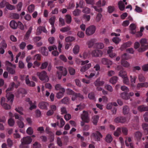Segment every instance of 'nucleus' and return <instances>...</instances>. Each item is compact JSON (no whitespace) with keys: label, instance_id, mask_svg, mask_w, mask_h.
<instances>
[{"label":"nucleus","instance_id":"obj_7","mask_svg":"<svg viewBox=\"0 0 148 148\" xmlns=\"http://www.w3.org/2000/svg\"><path fill=\"white\" fill-rule=\"evenodd\" d=\"M96 27L94 25L90 26L87 28L86 30V34L87 36H90L95 33Z\"/></svg>","mask_w":148,"mask_h":148},{"label":"nucleus","instance_id":"obj_53","mask_svg":"<svg viewBox=\"0 0 148 148\" xmlns=\"http://www.w3.org/2000/svg\"><path fill=\"white\" fill-rule=\"evenodd\" d=\"M69 99L67 97H64L61 100V102L64 104H67L69 102Z\"/></svg>","mask_w":148,"mask_h":148},{"label":"nucleus","instance_id":"obj_37","mask_svg":"<svg viewBox=\"0 0 148 148\" xmlns=\"http://www.w3.org/2000/svg\"><path fill=\"white\" fill-rule=\"evenodd\" d=\"M35 9V5L32 4L29 5L27 8V10L29 12L31 13L33 12Z\"/></svg>","mask_w":148,"mask_h":148},{"label":"nucleus","instance_id":"obj_6","mask_svg":"<svg viewBox=\"0 0 148 148\" xmlns=\"http://www.w3.org/2000/svg\"><path fill=\"white\" fill-rule=\"evenodd\" d=\"M81 118L82 121L86 123H88L90 121L88 114V112L85 111H83V113L81 115Z\"/></svg>","mask_w":148,"mask_h":148},{"label":"nucleus","instance_id":"obj_46","mask_svg":"<svg viewBox=\"0 0 148 148\" xmlns=\"http://www.w3.org/2000/svg\"><path fill=\"white\" fill-rule=\"evenodd\" d=\"M119 75L122 78L123 77L127 75V73L126 71H121L119 73Z\"/></svg>","mask_w":148,"mask_h":148},{"label":"nucleus","instance_id":"obj_50","mask_svg":"<svg viewBox=\"0 0 148 148\" xmlns=\"http://www.w3.org/2000/svg\"><path fill=\"white\" fill-rule=\"evenodd\" d=\"M6 8L10 10H13L15 9V7L14 6L11 5L8 3L6 5Z\"/></svg>","mask_w":148,"mask_h":148},{"label":"nucleus","instance_id":"obj_17","mask_svg":"<svg viewBox=\"0 0 148 148\" xmlns=\"http://www.w3.org/2000/svg\"><path fill=\"white\" fill-rule=\"evenodd\" d=\"M14 87L16 88H17L18 87V86L15 85L14 82H12L10 84L8 88L6 90V92H7L8 91L12 90L14 89Z\"/></svg>","mask_w":148,"mask_h":148},{"label":"nucleus","instance_id":"obj_26","mask_svg":"<svg viewBox=\"0 0 148 148\" xmlns=\"http://www.w3.org/2000/svg\"><path fill=\"white\" fill-rule=\"evenodd\" d=\"M130 29L131 31L130 33L133 34H135L136 32L135 30L136 26L135 25L134 23L131 24L130 26Z\"/></svg>","mask_w":148,"mask_h":148},{"label":"nucleus","instance_id":"obj_33","mask_svg":"<svg viewBox=\"0 0 148 148\" xmlns=\"http://www.w3.org/2000/svg\"><path fill=\"white\" fill-rule=\"evenodd\" d=\"M118 77L116 76L112 77L109 80V82L112 84H114L116 83Z\"/></svg>","mask_w":148,"mask_h":148},{"label":"nucleus","instance_id":"obj_57","mask_svg":"<svg viewBox=\"0 0 148 148\" xmlns=\"http://www.w3.org/2000/svg\"><path fill=\"white\" fill-rule=\"evenodd\" d=\"M84 3L83 0H80L79 3H76V8H78L80 7L81 8H82L84 5Z\"/></svg>","mask_w":148,"mask_h":148},{"label":"nucleus","instance_id":"obj_47","mask_svg":"<svg viewBox=\"0 0 148 148\" xmlns=\"http://www.w3.org/2000/svg\"><path fill=\"white\" fill-rule=\"evenodd\" d=\"M15 110L17 112L19 113L21 115L23 114L22 112L23 110V109L22 107H19L17 108H16L15 109Z\"/></svg>","mask_w":148,"mask_h":148},{"label":"nucleus","instance_id":"obj_23","mask_svg":"<svg viewBox=\"0 0 148 148\" xmlns=\"http://www.w3.org/2000/svg\"><path fill=\"white\" fill-rule=\"evenodd\" d=\"M132 44V42L130 41H129L127 42L124 43L121 46V50H123L126 48L130 47Z\"/></svg>","mask_w":148,"mask_h":148},{"label":"nucleus","instance_id":"obj_14","mask_svg":"<svg viewBox=\"0 0 148 148\" xmlns=\"http://www.w3.org/2000/svg\"><path fill=\"white\" fill-rule=\"evenodd\" d=\"M29 76L27 75L25 78V81L26 84L29 86L33 87L35 86V83L33 81H30L29 80Z\"/></svg>","mask_w":148,"mask_h":148},{"label":"nucleus","instance_id":"obj_63","mask_svg":"<svg viewBox=\"0 0 148 148\" xmlns=\"http://www.w3.org/2000/svg\"><path fill=\"white\" fill-rule=\"evenodd\" d=\"M14 116L15 119H19V121H22L24 120L22 116H20L17 113H15L14 114Z\"/></svg>","mask_w":148,"mask_h":148},{"label":"nucleus","instance_id":"obj_52","mask_svg":"<svg viewBox=\"0 0 148 148\" xmlns=\"http://www.w3.org/2000/svg\"><path fill=\"white\" fill-rule=\"evenodd\" d=\"M121 129V131H122V132L124 135L126 136L127 135L128 130L127 128L122 127Z\"/></svg>","mask_w":148,"mask_h":148},{"label":"nucleus","instance_id":"obj_4","mask_svg":"<svg viewBox=\"0 0 148 148\" xmlns=\"http://www.w3.org/2000/svg\"><path fill=\"white\" fill-rule=\"evenodd\" d=\"M5 65L7 66V70L9 73L11 74H14L15 73V70L12 68L15 69L16 66L15 64H12L9 61L5 62Z\"/></svg>","mask_w":148,"mask_h":148},{"label":"nucleus","instance_id":"obj_31","mask_svg":"<svg viewBox=\"0 0 148 148\" xmlns=\"http://www.w3.org/2000/svg\"><path fill=\"white\" fill-rule=\"evenodd\" d=\"M104 84V81H100V78L98 79L94 82V84L96 86H102Z\"/></svg>","mask_w":148,"mask_h":148},{"label":"nucleus","instance_id":"obj_19","mask_svg":"<svg viewBox=\"0 0 148 148\" xmlns=\"http://www.w3.org/2000/svg\"><path fill=\"white\" fill-rule=\"evenodd\" d=\"M137 109L138 111L140 112L148 111V106L144 105H140L138 106Z\"/></svg>","mask_w":148,"mask_h":148},{"label":"nucleus","instance_id":"obj_18","mask_svg":"<svg viewBox=\"0 0 148 148\" xmlns=\"http://www.w3.org/2000/svg\"><path fill=\"white\" fill-rule=\"evenodd\" d=\"M99 73H98V72L96 73L95 71H93L91 72L89 75H85V76L88 79H90L94 76L97 77L99 75Z\"/></svg>","mask_w":148,"mask_h":148},{"label":"nucleus","instance_id":"obj_58","mask_svg":"<svg viewBox=\"0 0 148 148\" xmlns=\"http://www.w3.org/2000/svg\"><path fill=\"white\" fill-rule=\"evenodd\" d=\"M27 133L29 135H31L33 133V129L31 127H29L26 130Z\"/></svg>","mask_w":148,"mask_h":148},{"label":"nucleus","instance_id":"obj_29","mask_svg":"<svg viewBox=\"0 0 148 148\" xmlns=\"http://www.w3.org/2000/svg\"><path fill=\"white\" fill-rule=\"evenodd\" d=\"M113 138L111 135L108 134H107L105 138V141L108 143H110L112 141Z\"/></svg>","mask_w":148,"mask_h":148},{"label":"nucleus","instance_id":"obj_2","mask_svg":"<svg viewBox=\"0 0 148 148\" xmlns=\"http://www.w3.org/2000/svg\"><path fill=\"white\" fill-rule=\"evenodd\" d=\"M56 68L58 70L57 72V75L59 79H61L62 74L64 76L67 75L68 72L66 68L62 66L57 67Z\"/></svg>","mask_w":148,"mask_h":148},{"label":"nucleus","instance_id":"obj_43","mask_svg":"<svg viewBox=\"0 0 148 148\" xmlns=\"http://www.w3.org/2000/svg\"><path fill=\"white\" fill-rule=\"evenodd\" d=\"M72 18L71 16L67 14L65 16V20L66 23L68 24H70Z\"/></svg>","mask_w":148,"mask_h":148},{"label":"nucleus","instance_id":"obj_55","mask_svg":"<svg viewBox=\"0 0 148 148\" xmlns=\"http://www.w3.org/2000/svg\"><path fill=\"white\" fill-rule=\"evenodd\" d=\"M23 6V3L22 2H19L16 6V9L18 11H20Z\"/></svg>","mask_w":148,"mask_h":148},{"label":"nucleus","instance_id":"obj_24","mask_svg":"<svg viewBox=\"0 0 148 148\" xmlns=\"http://www.w3.org/2000/svg\"><path fill=\"white\" fill-rule=\"evenodd\" d=\"M117 103L115 102H112L108 103L106 106V108L108 110H110L112 107L113 106H117Z\"/></svg>","mask_w":148,"mask_h":148},{"label":"nucleus","instance_id":"obj_41","mask_svg":"<svg viewBox=\"0 0 148 148\" xmlns=\"http://www.w3.org/2000/svg\"><path fill=\"white\" fill-rule=\"evenodd\" d=\"M8 123L10 126H13L15 124L14 119L11 118H10L8 120Z\"/></svg>","mask_w":148,"mask_h":148},{"label":"nucleus","instance_id":"obj_36","mask_svg":"<svg viewBox=\"0 0 148 148\" xmlns=\"http://www.w3.org/2000/svg\"><path fill=\"white\" fill-rule=\"evenodd\" d=\"M121 134V129L120 127L118 128L114 132V135L116 136H118Z\"/></svg>","mask_w":148,"mask_h":148},{"label":"nucleus","instance_id":"obj_38","mask_svg":"<svg viewBox=\"0 0 148 148\" xmlns=\"http://www.w3.org/2000/svg\"><path fill=\"white\" fill-rule=\"evenodd\" d=\"M79 47L78 45H75L73 49V52L75 54H77L79 51Z\"/></svg>","mask_w":148,"mask_h":148},{"label":"nucleus","instance_id":"obj_5","mask_svg":"<svg viewBox=\"0 0 148 148\" xmlns=\"http://www.w3.org/2000/svg\"><path fill=\"white\" fill-rule=\"evenodd\" d=\"M21 144L20 146V148H23L24 145L30 144L32 141L31 137L29 136H27L23 137L21 140Z\"/></svg>","mask_w":148,"mask_h":148},{"label":"nucleus","instance_id":"obj_45","mask_svg":"<svg viewBox=\"0 0 148 148\" xmlns=\"http://www.w3.org/2000/svg\"><path fill=\"white\" fill-rule=\"evenodd\" d=\"M123 112L125 114H127L129 111V108L128 106H125L123 107Z\"/></svg>","mask_w":148,"mask_h":148},{"label":"nucleus","instance_id":"obj_51","mask_svg":"<svg viewBox=\"0 0 148 148\" xmlns=\"http://www.w3.org/2000/svg\"><path fill=\"white\" fill-rule=\"evenodd\" d=\"M56 17L54 16L51 17L49 20V22L50 24L52 25H54V24L55 23Z\"/></svg>","mask_w":148,"mask_h":148},{"label":"nucleus","instance_id":"obj_3","mask_svg":"<svg viewBox=\"0 0 148 148\" xmlns=\"http://www.w3.org/2000/svg\"><path fill=\"white\" fill-rule=\"evenodd\" d=\"M36 75L40 80L45 82H47L49 81V77L45 71H42L41 72H38L37 73Z\"/></svg>","mask_w":148,"mask_h":148},{"label":"nucleus","instance_id":"obj_1","mask_svg":"<svg viewBox=\"0 0 148 148\" xmlns=\"http://www.w3.org/2000/svg\"><path fill=\"white\" fill-rule=\"evenodd\" d=\"M140 42L141 47L137 50L139 52H143L148 49V42H147V40L145 38L141 39Z\"/></svg>","mask_w":148,"mask_h":148},{"label":"nucleus","instance_id":"obj_11","mask_svg":"<svg viewBox=\"0 0 148 148\" xmlns=\"http://www.w3.org/2000/svg\"><path fill=\"white\" fill-rule=\"evenodd\" d=\"M49 103L46 102H41L38 104V107L42 109L47 110V107L49 106Z\"/></svg>","mask_w":148,"mask_h":148},{"label":"nucleus","instance_id":"obj_35","mask_svg":"<svg viewBox=\"0 0 148 148\" xmlns=\"http://www.w3.org/2000/svg\"><path fill=\"white\" fill-rule=\"evenodd\" d=\"M118 5L119 9L123 11L124 10L125 6L122 1H119Z\"/></svg>","mask_w":148,"mask_h":148},{"label":"nucleus","instance_id":"obj_22","mask_svg":"<svg viewBox=\"0 0 148 148\" xmlns=\"http://www.w3.org/2000/svg\"><path fill=\"white\" fill-rule=\"evenodd\" d=\"M101 61L102 64H104L111 65L112 64L111 61L105 58H102Z\"/></svg>","mask_w":148,"mask_h":148},{"label":"nucleus","instance_id":"obj_61","mask_svg":"<svg viewBox=\"0 0 148 148\" xmlns=\"http://www.w3.org/2000/svg\"><path fill=\"white\" fill-rule=\"evenodd\" d=\"M48 49L49 51H51L55 49L57 50V47L56 45H54L52 46H49L48 47Z\"/></svg>","mask_w":148,"mask_h":148},{"label":"nucleus","instance_id":"obj_49","mask_svg":"<svg viewBox=\"0 0 148 148\" xmlns=\"http://www.w3.org/2000/svg\"><path fill=\"white\" fill-rule=\"evenodd\" d=\"M17 125L19 128H23L24 127L25 125L24 123L22 121H17Z\"/></svg>","mask_w":148,"mask_h":148},{"label":"nucleus","instance_id":"obj_27","mask_svg":"<svg viewBox=\"0 0 148 148\" xmlns=\"http://www.w3.org/2000/svg\"><path fill=\"white\" fill-rule=\"evenodd\" d=\"M10 25L11 28L13 29H16L18 27L17 23L14 21H11L10 23Z\"/></svg>","mask_w":148,"mask_h":148},{"label":"nucleus","instance_id":"obj_28","mask_svg":"<svg viewBox=\"0 0 148 148\" xmlns=\"http://www.w3.org/2000/svg\"><path fill=\"white\" fill-rule=\"evenodd\" d=\"M61 92H60L57 93L56 97L58 99H60L64 95V93L65 91V89L64 88H62Z\"/></svg>","mask_w":148,"mask_h":148},{"label":"nucleus","instance_id":"obj_59","mask_svg":"<svg viewBox=\"0 0 148 148\" xmlns=\"http://www.w3.org/2000/svg\"><path fill=\"white\" fill-rule=\"evenodd\" d=\"M48 65V63L47 62H45L41 64L40 69H44L47 68Z\"/></svg>","mask_w":148,"mask_h":148},{"label":"nucleus","instance_id":"obj_56","mask_svg":"<svg viewBox=\"0 0 148 148\" xmlns=\"http://www.w3.org/2000/svg\"><path fill=\"white\" fill-rule=\"evenodd\" d=\"M88 98L91 100H96L95 98V97L94 94L93 92H91L89 93L88 95Z\"/></svg>","mask_w":148,"mask_h":148},{"label":"nucleus","instance_id":"obj_34","mask_svg":"<svg viewBox=\"0 0 148 148\" xmlns=\"http://www.w3.org/2000/svg\"><path fill=\"white\" fill-rule=\"evenodd\" d=\"M99 116L98 115L94 116L92 118V121L93 123L95 125H96L98 122Z\"/></svg>","mask_w":148,"mask_h":148},{"label":"nucleus","instance_id":"obj_42","mask_svg":"<svg viewBox=\"0 0 148 148\" xmlns=\"http://www.w3.org/2000/svg\"><path fill=\"white\" fill-rule=\"evenodd\" d=\"M138 80L140 82H143L146 80L145 77L142 74H140L138 75Z\"/></svg>","mask_w":148,"mask_h":148},{"label":"nucleus","instance_id":"obj_60","mask_svg":"<svg viewBox=\"0 0 148 148\" xmlns=\"http://www.w3.org/2000/svg\"><path fill=\"white\" fill-rule=\"evenodd\" d=\"M81 13V12L79 10L77 9L73 11V14L75 16H78L80 15Z\"/></svg>","mask_w":148,"mask_h":148},{"label":"nucleus","instance_id":"obj_16","mask_svg":"<svg viewBox=\"0 0 148 148\" xmlns=\"http://www.w3.org/2000/svg\"><path fill=\"white\" fill-rule=\"evenodd\" d=\"M91 66V64H87L81 67L80 71L82 73H84Z\"/></svg>","mask_w":148,"mask_h":148},{"label":"nucleus","instance_id":"obj_8","mask_svg":"<svg viewBox=\"0 0 148 148\" xmlns=\"http://www.w3.org/2000/svg\"><path fill=\"white\" fill-rule=\"evenodd\" d=\"M103 54V52L101 51L98 49L93 50L91 53L92 56L94 57H101Z\"/></svg>","mask_w":148,"mask_h":148},{"label":"nucleus","instance_id":"obj_39","mask_svg":"<svg viewBox=\"0 0 148 148\" xmlns=\"http://www.w3.org/2000/svg\"><path fill=\"white\" fill-rule=\"evenodd\" d=\"M96 48L98 49H102L104 47L103 44L101 42L97 43L95 44Z\"/></svg>","mask_w":148,"mask_h":148},{"label":"nucleus","instance_id":"obj_48","mask_svg":"<svg viewBox=\"0 0 148 148\" xmlns=\"http://www.w3.org/2000/svg\"><path fill=\"white\" fill-rule=\"evenodd\" d=\"M123 79V82L124 84L127 85L129 84V80L127 75L122 78Z\"/></svg>","mask_w":148,"mask_h":148},{"label":"nucleus","instance_id":"obj_25","mask_svg":"<svg viewBox=\"0 0 148 148\" xmlns=\"http://www.w3.org/2000/svg\"><path fill=\"white\" fill-rule=\"evenodd\" d=\"M40 51L43 56H47L48 54V52L45 47H41L40 49Z\"/></svg>","mask_w":148,"mask_h":148},{"label":"nucleus","instance_id":"obj_30","mask_svg":"<svg viewBox=\"0 0 148 148\" xmlns=\"http://www.w3.org/2000/svg\"><path fill=\"white\" fill-rule=\"evenodd\" d=\"M121 64L125 68L130 67V64L126 61L122 60L121 61Z\"/></svg>","mask_w":148,"mask_h":148},{"label":"nucleus","instance_id":"obj_32","mask_svg":"<svg viewBox=\"0 0 148 148\" xmlns=\"http://www.w3.org/2000/svg\"><path fill=\"white\" fill-rule=\"evenodd\" d=\"M121 96L123 99L125 100H127L130 98V96L127 93L125 92L122 93L121 94Z\"/></svg>","mask_w":148,"mask_h":148},{"label":"nucleus","instance_id":"obj_20","mask_svg":"<svg viewBox=\"0 0 148 148\" xmlns=\"http://www.w3.org/2000/svg\"><path fill=\"white\" fill-rule=\"evenodd\" d=\"M130 78L131 86L132 87H135V84L136 82V76H132V75H130Z\"/></svg>","mask_w":148,"mask_h":148},{"label":"nucleus","instance_id":"obj_62","mask_svg":"<svg viewBox=\"0 0 148 148\" xmlns=\"http://www.w3.org/2000/svg\"><path fill=\"white\" fill-rule=\"evenodd\" d=\"M65 41L67 42H71L75 40V38L73 37L69 36L65 38Z\"/></svg>","mask_w":148,"mask_h":148},{"label":"nucleus","instance_id":"obj_54","mask_svg":"<svg viewBox=\"0 0 148 148\" xmlns=\"http://www.w3.org/2000/svg\"><path fill=\"white\" fill-rule=\"evenodd\" d=\"M69 71L70 75H74L75 73V69L72 67H69L68 68Z\"/></svg>","mask_w":148,"mask_h":148},{"label":"nucleus","instance_id":"obj_13","mask_svg":"<svg viewBox=\"0 0 148 148\" xmlns=\"http://www.w3.org/2000/svg\"><path fill=\"white\" fill-rule=\"evenodd\" d=\"M127 121L125 117L123 116L118 117L114 119V121L116 123H124Z\"/></svg>","mask_w":148,"mask_h":148},{"label":"nucleus","instance_id":"obj_9","mask_svg":"<svg viewBox=\"0 0 148 148\" xmlns=\"http://www.w3.org/2000/svg\"><path fill=\"white\" fill-rule=\"evenodd\" d=\"M26 93L27 92L25 89L22 88H20L18 89L15 95L17 97H19L20 95H22V97H23V95H25Z\"/></svg>","mask_w":148,"mask_h":148},{"label":"nucleus","instance_id":"obj_10","mask_svg":"<svg viewBox=\"0 0 148 148\" xmlns=\"http://www.w3.org/2000/svg\"><path fill=\"white\" fill-rule=\"evenodd\" d=\"M92 136H93L96 140L99 141L103 136L101 133L98 131L92 134Z\"/></svg>","mask_w":148,"mask_h":148},{"label":"nucleus","instance_id":"obj_40","mask_svg":"<svg viewBox=\"0 0 148 148\" xmlns=\"http://www.w3.org/2000/svg\"><path fill=\"white\" fill-rule=\"evenodd\" d=\"M32 29V27H30L29 28L25 36V39H27L28 38L31 32Z\"/></svg>","mask_w":148,"mask_h":148},{"label":"nucleus","instance_id":"obj_21","mask_svg":"<svg viewBox=\"0 0 148 148\" xmlns=\"http://www.w3.org/2000/svg\"><path fill=\"white\" fill-rule=\"evenodd\" d=\"M107 4V2L105 0H100L98 1L96 3V5L100 7L103 6Z\"/></svg>","mask_w":148,"mask_h":148},{"label":"nucleus","instance_id":"obj_15","mask_svg":"<svg viewBox=\"0 0 148 148\" xmlns=\"http://www.w3.org/2000/svg\"><path fill=\"white\" fill-rule=\"evenodd\" d=\"M6 95V97L8 101H10L12 103L14 99V95L11 92H7Z\"/></svg>","mask_w":148,"mask_h":148},{"label":"nucleus","instance_id":"obj_64","mask_svg":"<svg viewBox=\"0 0 148 148\" xmlns=\"http://www.w3.org/2000/svg\"><path fill=\"white\" fill-rule=\"evenodd\" d=\"M71 29L68 26L63 27L62 28L60 29V31L63 32H66L69 31Z\"/></svg>","mask_w":148,"mask_h":148},{"label":"nucleus","instance_id":"obj_44","mask_svg":"<svg viewBox=\"0 0 148 148\" xmlns=\"http://www.w3.org/2000/svg\"><path fill=\"white\" fill-rule=\"evenodd\" d=\"M94 42L95 40L94 39H92L88 40L87 43V44L88 46V47L89 48L92 47L94 45Z\"/></svg>","mask_w":148,"mask_h":148},{"label":"nucleus","instance_id":"obj_12","mask_svg":"<svg viewBox=\"0 0 148 148\" xmlns=\"http://www.w3.org/2000/svg\"><path fill=\"white\" fill-rule=\"evenodd\" d=\"M42 31L45 33H47L48 32L47 31L45 27L40 26L37 29L36 35H39L41 33Z\"/></svg>","mask_w":148,"mask_h":148}]
</instances>
